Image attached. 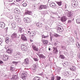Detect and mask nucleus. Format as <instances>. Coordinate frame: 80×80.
I'll use <instances>...</instances> for the list:
<instances>
[{"mask_svg":"<svg viewBox=\"0 0 80 80\" xmlns=\"http://www.w3.org/2000/svg\"><path fill=\"white\" fill-rule=\"evenodd\" d=\"M21 48L23 51L27 52L28 50V48L25 44H22L21 46Z\"/></svg>","mask_w":80,"mask_h":80,"instance_id":"nucleus-1","label":"nucleus"},{"mask_svg":"<svg viewBox=\"0 0 80 80\" xmlns=\"http://www.w3.org/2000/svg\"><path fill=\"white\" fill-rule=\"evenodd\" d=\"M14 55L15 57H16V58H19L20 57V56L22 55L21 53L19 52H17L15 53H14Z\"/></svg>","mask_w":80,"mask_h":80,"instance_id":"nucleus-2","label":"nucleus"},{"mask_svg":"<svg viewBox=\"0 0 80 80\" xmlns=\"http://www.w3.org/2000/svg\"><path fill=\"white\" fill-rule=\"evenodd\" d=\"M32 46L34 50L36 51L37 52H38V48L36 47L35 45V44H33V43H32Z\"/></svg>","mask_w":80,"mask_h":80,"instance_id":"nucleus-3","label":"nucleus"},{"mask_svg":"<svg viewBox=\"0 0 80 80\" xmlns=\"http://www.w3.org/2000/svg\"><path fill=\"white\" fill-rule=\"evenodd\" d=\"M9 59V56L8 55H4L3 56V60L4 61L7 62Z\"/></svg>","mask_w":80,"mask_h":80,"instance_id":"nucleus-4","label":"nucleus"},{"mask_svg":"<svg viewBox=\"0 0 80 80\" xmlns=\"http://www.w3.org/2000/svg\"><path fill=\"white\" fill-rule=\"evenodd\" d=\"M6 52L11 55L13 53V49L11 48H8Z\"/></svg>","mask_w":80,"mask_h":80,"instance_id":"nucleus-5","label":"nucleus"},{"mask_svg":"<svg viewBox=\"0 0 80 80\" xmlns=\"http://www.w3.org/2000/svg\"><path fill=\"white\" fill-rule=\"evenodd\" d=\"M47 8V6L46 5H40L39 9L40 10H42V9H46Z\"/></svg>","mask_w":80,"mask_h":80,"instance_id":"nucleus-6","label":"nucleus"},{"mask_svg":"<svg viewBox=\"0 0 80 80\" xmlns=\"http://www.w3.org/2000/svg\"><path fill=\"white\" fill-rule=\"evenodd\" d=\"M24 20L25 23H29L31 22L30 19L28 18H24Z\"/></svg>","mask_w":80,"mask_h":80,"instance_id":"nucleus-7","label":"nucleus"},{"mask_svg":"<svg viewBox=\"0 0 80 80\" xmlns=\"http://www.w3.org/2000/svg\"><path fill=\"white\" fill-rule=\"evenodd\" d=\"M21 39H22V40H24V41H27V38L25 37V34H22Z\"/></svg>","mask_w":80,"mask_h":80,"instance_id":"nucleus-8","label":"nucleus"},{"mask_svg":"<svg viewBox=\"0 0 80 80\" xmlns=\"http://www.w3.org/2000/svg\"><path fill=\"white\" fill-rule=\"evenodd\" d=\"M62 28L61 26H59L58 27L57 30V32L60 33V32H62Z\"/></svg>","mask_w":80,"mask_h":80,"instance_id":"nucleus-9","label":"nucleus"},{"mask_svg":"<svg viewBox=\"0 0 80 80\" xmlns=\"http://www.w3.org/2000/svg\"><path fill=\"white\" fill-rule=\"evenodd\" d=\"M67 17L66 16H64L62 17L61 18V20L62 22H66V20H67Z\"/></svg>","mask_w":80,"mask_h":80,"instance_id":"nucleus-10","label":"nucleus"},{"mask_svg":"<svg viewBox=\"0 0 80 80\" xmlns=\"http://www.w3.org/2000/svg\"><path fill=\"white\" fill-rule=\"evenodd\" d=\"M21 77L22 80H26V74L25 73H22L21 75Z\"/></svg>","mask_w":80,"mask_h":80,"instance_id":"nucleus-11","label":"nucleus"},{"mask_svg":"<svg viewBox=\"0 0 80 80\" xmlns=\"http://www.w3.org/2000/svg\"><path fill=\"white\" fill-rule=\"evenodd\" d=\"M62 65L64 67H67V66H69L70 63L68 62H65V63H62Z\"/></svg>","mask_w":80,"mask_h":80,"instance_id":"nucleus-12","label":"nucleus"},{"mask_svg":"<svg viewBox=\"0 0 80 80\" xmlns=\"http://www.w3.org/2000/svg\"><path fill=\"white\" fill-rule=\"evenodd\" d=\"M73 15V14L72 12H70L68 13L67 14V16L69 18H71V17H72Z\"/></svg>","mask_w":80,"mask_h":80,"instance_id":"nucleus-13","label":"nucleus"},{"mask_svg":"<svg viewBox=\"0 0 80 80\" xmlns=\"http://www.w3.org/2000/svg\"><path fill=\"white\" fill-rule=\"evenodd\" d=\"M10 70H12V71L15 70V66L13 64H11L10 67Z\"/></svg>","mask_w":80,"mask_h":80,"instance_id":"nucleus-14","label":"nucleus"},{"mask_svg":"<svg viewBox=\"0 0 80 80\" xmlns=\"http://www.w3.org/2000/svg\"><path fill=\"white\" fill-rule=\"evenodd\" d=\"M70 69L72 71L74 72V71H75V70H76V68L74 66H72L70 68Z\"/></svg>","mask_w":80,"mask_h":80,"instance_id":"nucleus-15","label":"nucleus"},{"mask_svg":"<svg viewBox=\"0 0 80 80\" xmlns=\"http://www.w3.org/2000/svg\"><path fill=\"white\" fill-rule=\"evenodd\" d=\"M18 79V77L16 75L12 76V80H17Z\"/></svg>","mask_w":80,"mask_h":80,"instance_id":"nucleus-16","label":"nucleus"},{"mask_svg":"<svg viewBox=\"0 0 80 80\" xmlns=\"http://www.w3.org/2000/svg\"><path fill=\"white\" fill-rule=\"evenodd\" d=\"M17 34L15 33H14L11 36L12 38H16V37H17Z\"/></svg>","mask_w":80,"mask_h":80,"instance_id":"nucleus-17","label":"nucleus"},{"mask_svg":"<svg viewBox=\"0 0 80 80\" xmlns=\"http://www.w3.org/2000/svg\"><path fill=\"white\" fill-rule=\"evenodd\" d=\"M5 23L2 22L0 24V27H1L2 28H4L5 27Z\"/></svg>","mask_w":80,"mask_h":80,"instance_id":"nucleus-18","label":"nucleus"},{"mask_svg":"<svg viewBox=\"0 0 80 80\" xmlns=\"http://www.w3.org/2000/svg\"><path fill=\"white\" fill-rule=\"evenodd\" d=\"M24 63L26 65H28V59L27 58L24 59Z\"/></svg>","mask_w":80,"mask_h":80,"instance_id":"nucleus-19","label":"nucleus"},{"mask_svg":"<svg viewBox=\"0 0 80 80\" xmlns=\"http://www.w3.org/2000/svg\"><path fill=\"white\" fill-rule=\"evenodd\" d=\"M36 25L38 27V28H41L42 27V23L38 22L37 23Z\"/></svg>","mask_w":80,"mask_h":80,"instance_id":"nucleus-20","label":"nucleus"},{"mask_svg":"<svg viewBox=\"0 0 80 80\" xmlns=\"http://www.w3.org/2000/svg\"><path fill=\"white\" fill-rule=\"evenodd\" d=\"M49 4L50 6L52 7H55V3L53 2H50Z\"/></svg>","mask_w":80,"mask_h":80,"instance_id":"nucleus-21","label":"nucleus"},{"mask_svg":"<svg viewBox=\"0 0 80 80\" xmlns=\"http://www.w3.org/2000/svg\"><path fill=\"white\" fill-rule=\"evenodd\" d=\"M31 13H32V12L31 11H29L27 10L26 11L25 14L26 15H31Z\"/></svg>","mask_w":80,"mask_h":80,"instance_id":"nucleus-22","label":"nucleus"},{"mask_svg":"<svg viewBox=\"0 0 80 80\" xmlns=\"http://www.w3.org/2000/svg\"><path fill=\"white\" fill-rule=\"evenodd\" d=\"M53 51L54 52V53H57V52H58V50H57V48L53 47Z\"/></svg>","mask_w":80,"mask_h":80,"instance_id":"nucleus-23","label":"nucleus"},{"mask_svg":"<svg viewBox=\"0 0 80 80\" xmlns=\"http://www.w3.org/2000/svg\"><path fill=\"white\" fill-rule=\"evenodd\" d=\"M30 35L32 37H34L35 35V32H31L30 33Z\"/></svg>","mask_w":80,"mask_h":80,"instance_id":"nucleus-24","label":"nucleus"},{"mask_svg":"<svg viewBox=\"0 0 80 80\" xmlns=\"http://www.w3.org/2000/svg\"><path fill=\"white\" fill-rule=\"evenodd\" d=\"M38 56L40 58H45V57L42 54H39Z\"/></svg>","mask_w":80,"mask_h":80,"instance_id":"nucleus-25","label":"nucleus"},{"mask_svg":"<svg viewBox=\"0 0 80 80\" xmlns=\"http://www.w3.org/2000/svg\"><path fill=\"white\" fill-rule=\"evenodd\" d=\"M59 58H60L61 59H64L65 58V56L63 55H60Z\"/></svg>","mask_w":80,"mask_h":80,"instance_id":"nucleus-26","label":"nucleus"},{"mask_svg":"<svg viewBox=\"0 0 80 80\" xmlns=\"http://www.w3.org/2000/svg\"><path fill=\"white\" fill-rule=\"evenodd\" d=\"M32 68L33 70H35V69H36L37 68V66L35 64H34L33 65Z\"/></svg>","mask_w":80,"mask_h":80,"instance_id":"nucleus-27","label":"nucleus"},{"mask_svg":"<svg viewBox=\"0 0 80 80\" xmlns=\"http://www.w3.org/2000/svg\"><path fill=\"white\" fill-rule=\"evenodd\" d=\"M33 80H40V78L37 77L33 78Z\"/></svg>","mask_w":80,"mask_h":80,"instance_id":"nucleus-28","label":"nucleus"},{"mask_svg":"<svg viewBox=\"0 0 80 80\" xmlns=\"http://www.w3.org/2000/svg\"><path fill=\"white\" fill-rule=\"evenodd\" d=\"M9 38H6L5 39V42L6 43H8L9 42Z\"/></svg>","mask_w":80,"mask_h":80,"instance_id":"nucleus-29","label":"nucleus"},{"mask_svg":"<svg viewBox=\"0 0 80 80\" xmlns=\"http://www.w3.org/2000/svg\"><path fill=\"white\" fill-rule=\"evenodd\" d=\"M57 3L59 6H61L62 5V2H57Z\"/></svg>","mask_w":80,"mask_h":80,"instance_id":"nucleus-30","label":"nucleus"},{"mask_svg":"<svg viewBox=\"0 0 80 80\" xmlns=\"http://www.w3.org/2000/svg\"><path fill=\"white\" fill-rule=\"evenodd\" d=\"M76 22L78 24L80 23V19H77L76 20Z\"/></svg>","mask_w":80,"mask_h":80,"instance_id":"nucleus-31","label":"nucleus"},{"mask_svg":"<svg viewBox=\"0 0 80 80\" xmlns=\"http://www.w3.org/2000/svg\"><path fill=\"white\" fill-rule=\"evenodd\" d=\"M65 75H66V76H68V75H69V72L68 71H66L65 72Z\"/></svg>","mask_w":80,"mask_h":80,"instance_id":"nucleus-32","label":"nucleus"},{"mask_svg":"<svg viewBox=\"0 0 80 80\" xmlns=\"http://www.w3.org/2000/svg\"><path fill=\"white\" fill-rule=\"evenodd\" d=\"M48 37V35L47 36H45L44 35H43L42 36V38H47V37Z\"/></svg>","mask_w":80,"mask_h":80,"instance_id":"nucleus-33","label":"nucleus"},{"mask_svg":"<svg viewBox=\"0 0 80 80\" xmlns=\"http://www.w3.org/2000/svg\"><path fill=\"white\" fill-rule=\"evenodd\" d=\"M3 40L0 38V45H2V43H3Z\"/></svg>","mask_w":80,"mask_h":80,"instance_id":"nucleus-34","label":"nucleus"},{"mask_svg":"<svg viewBox=\"0 0 80 80\" xmlns=\"http://www.w3.org/2000/svg\"><path fill=\"white\" fill-rule=\"evenodd\" d=\"M19 32H20V33H22V32H23V28H19Z\"/></svg>","mask_w":80,"mask_h":80,"instance_id":"nucleus-35","label":"nucleus"},{"mask_svg":"<svg viewBox=\"0 0 80 80\" xmlns=\"http://www.w3.org/2000/svg\"><path fill=\"white\" fill-rule=\"evenodd\" d=\"M54 37H60V35H58V34L55 33L54 35Z\"/></svg>","mask_w":80,"mask_h":80,"instance_id":"nucleus-36","label":"nucleus"},{"mask_svg":"<svg viewBox=\"0 0 80 80\" xmlns=\"http://www.w3.org/2000/svg\"><path fill=\"white\" fill-rule=\"evenodd\" d=\"M76 45L78 48H80V44H79V43L77 42L76 44Z\"/></svg>","mask_w":80,"mask_h":80,"instance_id":"nucleus-37","label":"nucleus"},{"mask_svg":"<svg viewBox=\"0 0 80 80\" xmlns=\"http://www.w3.org/2000/svg\"><path fill=\"white\" fill-rule=\"evenodd\" d=\"M11 25L12 26V28H15V24L14 23H12L11 24Z\"/></svg>","mask_w":80,"mask_h":80,"instance_id":"nucleus-38","label":"nucleus"},{"mask_svg":"<svg viewBox=\"0 0 80 80\" xmlns=\"http://www.w3.org/2000/svg\"><path fill=\"white\" fill-rule=\"evenodd\" d=\"M27 3H26V2H25L23 4H22V6L23 7H27Z\"/></svg>","mask_w":80,"mask_h":80,"instance_id":"nucleus-39","label":"nucleus"},{"mask_svg":"<svg viewBox=\"0 0 80 80\" xmlns=\"http://www.w3.org/2000/svg\"><path fill=\"white\" fill-rule=\"evenodd\" d=\"M77 5L76 3H74V4H73V5H72V7H77Z\"/></svg>","mask_w":80,"mask_h":80,"instance_id":"nucleus-40","label":"nucleus"},{"mask_svg":"<svg viewBox=\"0 0 80 80\" xmlns=\"http://www.w3.org/2000/svg\"><path fill=\"white\" fill-rule=\"evenodd\" d=\"M51 18L53 20V21H55L56 20V18L53 17H51Z\"/></svg>","mask_w":80,"mask_h":80,"instance_id":"nucleus-41","label":"nucleus"},{"mask_svg":"<svg viewBox=\"0 0 80 80\" xmlns=\"http://www.w3.org/2000/svg\"><path fill=\"white\" fill-rule=\"evenodd\" d=\"M32 7L34 8H37V6L35 4L33 5Z\"/></svg>","mask_w":80,"mask_h":80,"instance_id":"nucleus-42","label":"nucleus"},{"mask_svg":"<svg viewBox=\"0 0 80 80\" xmlns=\"http://www.w3.org/2000/svg\"><path fill=\"white\" fill-rule=\"evenodd\" d=\"M60 78H61L60 77H57V80H60Z\"/></svg>","mask_w":80,"mask_h":80,"instance_id":"nucleus-43","label":"nucleus"},{"mask_svg":"<svg viewBox=\"0 0 80 80\" xmlns=\"http://www.w3.org/2000/svg\"><path fill=\"white\" fill-rule=\"evenodd\" d=\"M62 48H63V50H65L66 49V47L64 46H62Z\"/></svg>","mask_w":80,"mask_h":80,"instance_id":"nucleus-44","label":"nucleus"},{"mask_svg":"<svg viewBox=\"0 0 80 80\" xmlns=\"http://www.w3.org/2000/svg\"><path fill=\"white\" fill-rule=\"evenodd\" d=\"M33 60L34 61H35V62H37V61H38V59H37V58H34Z\"/></svg>","mask_w":80,"mask_h":80,"instance_id":"nucleus-45","label":"nucleus"},{"mask_svg":"<svg viewBox=\"0 0 80 80\" xmlns=\"http://www.w3.org/2000/svg\"><path fill=\"white\" fill-rule=\"evenodd\" d=\"M44 43H45L46 44H47L48 43V40H46V41H44Z\"/></svg>","mask_w":80,"mask_h":80,"instance_id":"nucleus-46","label":"nucleus"},{"mask_svg":"<svg viewBox=\"0 0 80 80\" xmlns=\"http://www.w3.org/2000/svg\"><path fill=\"white\" fill-rule=\"evenodd\" d=\"M13 63H14V64H15V65H17V64H18V62H13Z\"/></svg>","mask_w":80,"mask_h":80,"instance_id":"nucleus-47","label":"nucleus"},{"mask_svg":"<svg viewBox=\"0 0 80 80\" xmlns=\"http://www.w3.org/2000/svg\"><path fill=\"white\" fill-rule=\"evenodd\" d=\"M72 20H68V23H72Z\"/></svg>","mask_w":80,"mask_h":80,"instance_id":"nucleus-48","label":"nucleus"},{"mask_svg":"<svg viewBox=\"0 0 80 80\" xmlns=\"http://www.w3.org/2000/svg\"><path fill=\"white\" fill-rule=\"evenodd\" d=\"M43 75V72H42L41 73H40V74H39V75Z\"/></svg>","mask_w":80,"mask_h":80,"instance_id":"nucleus-49","label":"nucleus"},{"mask_svg":"<svg viewBox=\"0 0 80 80\" xmlns=\"http://www.w3.org/2000/svg\"><path fill=\"white\" fill-rule=\"evenodd\" d=\"M54 78H54V77H52L51 78V80H54Z\"/></svg>","mask_w":80,"mask_h":80,"instance_id":"nucleus-50","label":"nucleus"},{"mask_svg":"<svg viewBox=\"0 0 80 80\" xmlns=\"http://www.w3.org/2000/svg\"><path fill=\"white\" fill-rule=\"evenodd\" d=\"M66 12L67 13H70V12H69L68 11V10H66Z\"/></svg>","mask_w":80,"mask_h":80,"instance_id":"nucleus-51","label":"nucleus"},{"mask_svg":"<svg viewBox=\"0 0 80 80\" xmlns=\"http://www.w3.org/2000/svg\"><path fill=\"white\" fill-rule=\"evenodd\" d=\"M3 63V61H1V60H0V63L1 64H2V63Z\"/></svg>","mask_w":80,"mask_h":80,"instance_id":"nucleus-52","label":"nucleus"},{"mask_svg":"<svg viewBox=\"0 0 80 80\" xmlns=\"http://www.w3.org/2000/svg\"><path fill=\"white\" fill-rule=\"evenodd\" d=\"M8 1H6L5 2H4V3H5L6 4H7V3H8Z\"/></svg>","mask_w":80,"mask_h":80,"instance_id":"nucleus-53","label":"nucleus"},{"mask_svg":"<svg viewBox=\"0 0 80 80\" xmlns=\"http://www.w3.org/2000/svg\"><path fill=\"white\" fill-rule=\"evenodd\" d=\"M22 0H16V2H20Z\"/></svg>","mask_w":80,"mask_h":80,"instance_id":"nucleus-54","label":"nucleus"},{"mask_svg":"<svg viewBox=\"0 0 80 80\" xmlns=\"http://www.w3.org/2000/svg\"><path fill=\"white\" fill-rule=\"evenodd\" d=\"M9 2H13V0H8Z\"/></svg>","mask_w":80,"mask_h":80,"instance_id":"nucleus-55","label":"nucleus"},{"mask_svg":"<svg viewBox=\"0 0 80 80\" xmlns=\"http://www.w3.org/2000/svg\"><path fill=\"white\" fill-rule=\"evenodd\" d=\"M5 30H6V31H7L8 30V27H7L6 28H5Z\"/></svg>","mask_w":80,"mask_h":80,"instance_id":"nucleus-56","label":"nucleus"},{"mask_svg":"<svg viewBox=\"0 0 80 80\" xmlns=\"http://www.w3.org/2000/svg\"><path fill=\"white\" fill-rule=\"evenodd\" d=\"M69 39H70V40H71V39H72V40H73V38L72 37H70L69 38Z\"/></svg>","mask_w":80,"mask_h":80,"instance_id":"nucleus-57","label":"nucleus"},{"mask_svg":"<svg viewBox=\"0 0 80 80\" xmlns=\"http://www.w3.org/2000/svg\"><path fill=\"white\" fill-rule=\"evenodd\" d=\"M50 39L51 40V41H52V37H50Z\"/></svg>","mask_w":80,"mask_h":80,"instance_id":"nucleus-58","label":"nucleus"},{"mask_svg":"<svg viewBox=\"0 0 80 80\" xmlns=\"http://www.w3.org/2000/svg\"><path fill=\"white\" fill-rule=\"evenodd\" d=\"M10 4V5H14V4H15V3L14 2H13V3H11Z\"/></svg>","mask_w":80,"mask_h":80,"instance_id":"nucleus-59","label":"nucleus"},{"mask_svg":"<svg viewBox=\"0 0 80 80\" xmlns=\"http://www.w3.org/2000/svg\"><path fill=\"white\" fill-rule=\"evenodd\" d=\"M60 69H58V70H57V72H60Z\"/></svg>","mask_w":80,"mask_h":80,"instance_id":"nucleus-60","label":"nucleus"},{"mask_svg":"<svg viewBox=\"0 0 80 80\" xmlns=\"http://www.w3.org/2000/svg\"><path fill=\"white\" fill-rule=\"evenodd\" d=\"M30 41L31 42H33V40H32L31 39H30Z\"/></svg>","mask_w":80,"mask_h":80,"instance_id":"nucleus-61","label":"nucleus"},{"mask_svg":"<svg viewBox=\"0 0 80 80\" xmlns=\"http://www.w3.org/2000/svg\"><path fill=\"white\" fill-rule=\"evenodd\" d=\"M16 5H17V6H19V5H19V4H16Z\"/></svg>","mask_w":80,"mask_h":80,"instance_id":"nucleus-62","label":"nucleus"},{"mask_svg":"<svg viewBox=\"0 0 80 80\" xmlns=\"http://www.w3.org/2000/svg\"><path fill=\"white\" fill-rule=\"evenodd\" d=\"M65 8L66 9L67 8V5H65Z\"/></svg>","mask_w":80,"mask_h":80,"instance_id":"nucleus-63","label":"nucleus"},{"mask_svg":"<svg viewBox=\"0 0 80 80\" xmlns=\"http://www.w3.org/2000/svg\"><path fill=\"white\" fill-rule=\"evenodd\" d=\"M50 50H51L50 48H48V50H49V51H50Z\"/></svg>","mask_w":80,"mask_h":80,"instance_id":"nucleus-64","label":"nucleus"}]
</instances>
